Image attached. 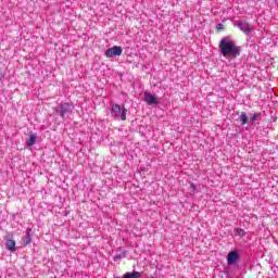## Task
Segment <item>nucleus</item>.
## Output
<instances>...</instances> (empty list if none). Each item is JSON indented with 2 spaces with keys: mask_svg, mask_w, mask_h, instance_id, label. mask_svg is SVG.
Wrapping results in <instances>:
<instances>
[{
  "mask_svg": "<svg viewBox=\"0 0 278 278\" xmlns=\"http://www.w3.org/2000/svg\"><path fill=\"white\" fill-rule=\"evenodd\" d=\"M190 189L192 192H194L197 190V186H194L193 182L190 184Z\"/></svg>",
  "mask_w": 278,
  "mask_h": 278,
  "instance_id": "nucleus-16",
  "label": "nucleus"
},
{
  "mask_svg": "<svg viewBox=\"0 0 278 278\" xmlns=\"http://www.w3.org/2000/svg\"><path fill=\"white\" fill-rule=\"evenodd\" d=\"M54 112L59 114L61 118H64V116L70 114V112H73V110L70 103H62L60 104L59 109H54Z\"/></svg>",
  "mask_w": 278,
  "mask_h": 278,
  "instance_id": "nucleus-3",
  "label": "nucleus"
},
{
  "mask_svg": "<svg viewBox=\"0 0 278 278\" xmlns=\"http://www.w3.org/2000/svg\"><path fill=\"white\" fill-rule=\"evenodd\" d=\"M260 116L258 113H254V114H250V121L252 123H255V121H257V117Z\"/></svg>",
  "mask_w": 278,
  "mask_h": 278,
  "instance_id": "nucleus-13",
  "label": "nucleus"
},
{
  "mask_svg": "<svg viewBox=\"0 0 278 278\" xmlns=\"http://www.w3.org/2000/svg\"><path fill=\"white\" fill-rule=\"evenodd\" d=\"M220 53L224 58H238L240 55V47L229 37H224L219 42Z\"/></svg>",
  "mask_w": 278,
  "mask_h": 278,
  "instance_id": "nucleus-1",
  "label": "nucleus"
},
{
  "mask_svg": "<svg viewBox=\"0 0 278 278\" xmlns=\"http://www.w3.org/2000/svg\"><path fill=\"white\" fill-rule=\"evenodd\" d=\"M240 122H241V125H247V123H249V117L247 116L245 112H241Z\"/></svg>",
  "mask_w": 278,
  "mask_h": 278,
  "instance_id": "nucleus-11",
  "label": "nucleus"
},
{
  "mask_svg": "<svg viewBox=\"0 0 278 278\" xmlns=\"http://www.w3.org/2000/svg\"><path fill=\"white\" fill-rule=\"evenodd\" d=\"M238 27L243 34H251V26L245 22H239Z\"/></svg>",
  "mask_w": 278,
  "mask_h": 278,
  "instance_id": "nucleus-8",
  "label": "nucleus"
},
{
  "mask_svg": "<svg viewBox=\"0 0 278 278\" xmlns=\"http://www.w3.org/2000/svg\"><path fill=\"white\" fill-rule=\"evenodd\" d=\"M238 260H240V254H238V251H231L228 253L227 264L229 265L236 264Z\"/></svg>",
  "mask_w": 278,
  "mask_h": 278,
  "instance_id": "nucleus-6",
  "label": "nucleus"
},
{
  "mask_svg": "<svg viewBox=\"0 0 278 278\" xmlns=\"http://www.w3.org/2000/svg\"><path fill=\"white\" fill-rule=\"evenodd\" d=\"M36 144V135L30 134L29 139L26 141V147H34Z\"/></svg>",
  "mask_w": 278,
  "mask_h": 278,
  "instance_id": "nucleus-9",
  "label": "nucleus"
},
{
  "mask_svg": "<svg viewBox=\"0 0 278 278\" xmlns=\"http://www.w3.org/2000/svg\"><path fill=\"white\" fill-rule=\"evenodd\" d=\"M121 56L123 55V48L118 47V46H114L112 48H109L105 51V56L106 58H114V56Z\"/></svg>",
  "mask_w": 278,
  "mask_h": 278,
  "instance_id": "nucleus-4",
  "label": "nucleus"
},
{
  "mask_svg": "<svg viewBox=\"0 0 278 278\" xmlns=\"http://www.w3.org/2000/svg\"><path fill=\"white\" fill-rule=\"evenodd\" d=\"M122 278H140V273L138 271L126 273Z\"/></svg>",
  "mask_w": 278,
  "mask_h": 278,
  "instance_id": "nucleus-10",
  "label": "nucleus"
},
{
  "mask_svg": "<svg viewBox=\"0 0 278 278\" xmlns=\"http://www.w3.org/2000/svg\"><path fill=\"white\" fill-rule=\"evenodd\" d=\"M111 116L115 121H127V109H122L119 104H113L111 106Z\"/></svg>",
  "mask_w": 278,
  "mask_h": 278,
  "instance_id": "nucleus-2",
  "label": "nucleus"
},
{
  "mask_svg": "<svg viewBox=\"0 0 278 278\" xmlns=\"http://www.w3.org/2000/svg\"><path fill=\"white\" fill-rule=\"evenodd\" d=\"M216 29H217V31H223V29H225V25L217 24Z\"/></svg>",
  "mask_w": 278,
  "mask_h": 278,
  "instance_id": "nucleus-15",
  "label": "nucleus"
},
{
  "mask_svg": "<svg viewBox=\"0 0 278 278\" xmlns=\"http://www.w3.org/2000/svg\"><path fill=\"white\" fill-rule=\"evenodd\" d=\"M144 101L148 105H157L159 103L157 98L149 92L144 93Z\"/></svg>",
  "mask_w": 278,
  "mask_h": 278,
  "instance_id": "nucleus-7",
  "label": "nucleus"
},
{
  "mask_svg": "<svg viewBox=\"0 0 278 278\" xmlns=\"http://www.w3.org/2000/svg\"><path fill=\"white\" fill-rule=\"evenodd\" d=\"M5 240V248L10 253H16V241H14L13 236H7L4 237Z\"/></svg>",
  "mask_w": 278,
  "mask_h": 278,
  "instance_id": "nucleus-5",
  "label": "nucleus"
},
{
  "mask_svg": "<svg viewBox=\"0 0 278 278\" xmlns=\"http://www.w3.org/2000/svg\"><path fill=\"white\" fill-rule=\"evenodd\" d=\"M244 233L245 232L243 229H240V228L235 229V236H239V238H243Z\"/></svg>",
  "mask_w": 278,
  "mask_h": 278,
  "instance_id": "nucleus-12",
  "label": "nucleus"
},
{
  "mask_svg": "<svg viewBox=\"0 0 278 278\" xmlns=\"http://www.w3.org/2000/svg\"><path fill=\"white\" fill-rule=\"evenodd\" d=\"M26 236H30L31 237V228H27L26 229Z\"/></svg>",
  "mask_w": 278,
  "mask_h": 278,
  "instance_id": "nucleus-17",
  "label": "nucleus"
},
{
  "mask_svg": "<svg viewBox=\"0 0 278 278\" xmlns=\"http://www.w3.org/2000/svg\"><path fill=\"white\" fill-rule=\"evenodd\" d=\"M24 242H25L26 245L31 244V236L26 235L25 238H24Z\"/></svg>",
  "mask_w": 278,
  "mask_h": 278,
  "instance_id": "nucleus-14",
  "label": "nucleus"
}]
</instances>
